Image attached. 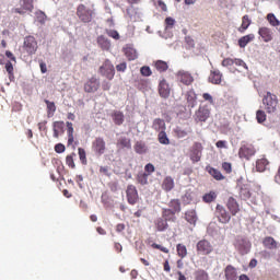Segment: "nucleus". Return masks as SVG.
Segmentation results:
<instances>
[{"label":"nucleus","instance_id":"nucleus-44","mask_svg":"<svg viewBox=\"0 0 280 280\" xmlns=\"http://www.w3.org/2000/svg\"><path fill=\"white\" fill-rule=\"evenodd\" d=\"M196 280H209V273L203 269H199L195 272Z\"/></svg>","mask_w":280,"mask_h":280},{"label":"nucleus","instance_id":"nucleus-39","mask_svg":"<svg viewBox=\"0 0 280 280\" xmlns=\"http://www.w3.org/2000/svg\"><path fill=\"white\" fill-rule=\"evenodd\" d=\"M247 27H250V18H248V15H244L242 19V25L238 28V32H241V34H244Z\"/></svg>","mask_w":280,"mask_h":280},{"label":"nucleus","instance_id":"nucleus-12","mask_svg":"<svg viewBox=\"0 0 280 280\" xmlns=\"http://www.w3.org/2000/svg\"><path fill=\"white\" fill-rule=\"evenodd\" d=\"M34 10V0H20V8H15V14H25Z\"/></svg>","mask_w":280,"mask_h":280},{"label":"nucleus","instance_id":"nucleus-16","mask_svg":"<svg viewBox=\"0 0 280 280\" xmlns=\"http://www.w3.org/2000/svg\"><path fill=\"white\" fill-rule=\"evenodd\" d=\"M154 228L159 233H163L170 229V224L167 223V220H164L163 217H160L154 220Z\"/></svg>","mask_w":280,"mask_h":280},{"label":"nucleus","instance_id":"nucleus-20","mask_svg":"<svg viewBox=\"0 0 280 280\" xmlns=\"http://www.w3.org/2000/svg\"><path fill=\"white\" fill-rule=\"evenodd\" d=\"M52 130H54V137L55 139H58L60 135H65V121H55L52 124Z\"/></svg>","mask_w":280,"mask_h":280},{"label":"nucleus","instance_id":"nucleus-64","mask_svg":"<svg viewBox=\"0 0 280 280\" xmlns=\"http://www.w3.org/2000/svg\"><path fill=\"white\" fill-rule=\"evenodd\" d=\"M126 69H128V66L126 65V62H121L116 66L117 71L124 72V71H126Z\"/></svg>","mask_w":280,"mask_h":280},{"label":"nucleus","instance_id":"nucleus-25","mask_svg":"<svg viewBox=\"0 0 280 280\" xmlns=\"http://www.w3.org/2000/svg\"><path fill=\"white\" fill-rule=\"evenodd\" d=\"M185 220L189 224H194V226H196V222H198V214L196 213V210H188V211H186Z\"/></svg>","mask_w":280,"mask_h":280},{"label":"nucleus","instance_id":"nucleus-3","mask_svg":"<svg viewBox=\"0 0 280 280\" xmlns=\"http://www.w3.org/2000/svg\"><path fill=\"white\" fill-rule=\"evenodd\" d=\"M209 117H211V109L209 108V105H200L194 115L196 124H205Z\"/></svg>","mask_w":280,"mask_h":280},{"label":"nucleus","instance_id":"nucleus-37","mask_svg":"<svg viewBox=\"0 0 280 280\" xmlns=\"http://www.w3.org/2000/svg\"><path fill=\"white\" fill-rule=\"evenodd\" d=\"M154 67H155L156 71H159L160 73H163V72L167 71V69H170V66L167 65V62H165L163 60L155 61Z\"/></svg>","mask_w":280,"mask_h":280},{"label":"nucleus","instance_id":"nucleus-48","mask_svg":"<svg viewBox=\"0 0 280 280\" xmlns=\"http://www.w3.org/2000/svg\"><path fill=\"white\" fill-rule=\"evenodd\" d=\"M240 197L242 200H248V198H250V189L247 187H242L240 190Z\"/></svg>","mask_w":280,"mask_h":280},{"label":"nucleus","instance_id":"nucleus-54","mask_svg":"<svg viewBox=\"0 0 280 280\" xmlns=\"http://www.w3.org/2000/svg\"><path fill=\"white\" fill-rule=\"evenodd\" d=\"M140 73L141 75H143L144 78H150V75H152V70L150 69V67L144 66L140 69Z\"/></svg>","mask_w":280,"mask_h":280},{"label":"nucleus","instance_id":"nucleus-7","mask_svg":"<svg viewBox=\"0 0 280 280\" xmlns=\"http://www.w3.org/2000/svg\"><path fill=\"white\" fill-rule=\"evenodd\" d=\"M196 250L197 255H211L213 245L207 238H202L196 244Z\"/></svg>","mask_w":280,"mask_h":280},{"label":"nucleus","instance_id":"nucleus-22","mask_svg":"<svg viewBox=\"0 0 280 280\" xmlns=\"http://www.w3.org/2000/svg\"><path fill=\"white\" fill-rule=\"evenodd\" d=\"M211 84H221L222 83V72L220 70H212L208 78Z\"/></svg>","mask_w":280,"mask_h":280},{"label":"nucleus","instance_id":"nucleus-62","mask_svg":"<svg viewBox=\"0 0 280 280\" xmlns=\"http://www.w3.org/2000/svg\"><path fill=\"white\" fill-rule=\"evenodd\" d=\"M66 126H67V133H68V136H73V122H69V121H67L66 122Z\"/></svg>","mask_w":280,"mask_h":280},{"label":"nucleus","instance_id":"nucleus-23","mask_svg":"<svg viewBox=\"0 0 280 280\" xmlns=\"http://www.w3.org/2000/svg\"><path fill=\"white\" fill-rule=\"evenodd\" d=\"M270 165V161L266 158H260L256 161V170L257 172H266Z\"/></svg>","mask_w":280,"mask_h":280},{"label":"nucleus","instance_id":"nucleus-45","mask_svg":"<svg viewBox=\"0 0 280 280\" xmlns=\"http://www.w3.org/2000/svg\"><path fill=\"white\" fill-rule=\"evenodd\" d=\"M158 139L162 145H170V138H167V133L165 131H160Z\"/></svg>","mask_w":280,"mask_h":280},{"label":"nucleus","instance_id":"nucleus-56","mask_svg":"<svg viewBox=\"0 0 280 280\" xmlns=\"http://www.w3.org/2000/svg\"><path fill=\"white\" fill-rule=\"evenodd\" d=\"M108 188L110 189V191H113L115 194V192L119 191V183L110 182L108 184Z\"/></svg>","mask_w":280,"mask_h":280},{"label":"nucleus","instance_id":"nucleus-36","mask_svg":"<svg viewBox=\"0 0 280 280\" xmlns=\"http://www.w3.org/2000/svg\"><path fill=\"white\" fill-rule=\"evenodd\" d=\"M133 150L137 154H145V152H148V145H145L143 141H137Z\"/></svg>","mask_w":280,"mask_h":280},{"label":"nucleus","instance_id":"nucleus-11","mask_svg":"<svg viewBox=\"0 0 280 280\" xmlns=\"http://www.w3.org/2000/svg\"><path fill=\"white\" fill-rule=\"evenodd\" d=\"M24 49L26 52L30 54V56H33V54H36V51L38 50V42H36V38L34 36L25 37Z\"/></svg>","mask_w":280,"mask_h":280},{"label":"nucleus","instance_id":"nucleus-42","mask_svg":"<svg viewBox=\"0 0 280 280\" xmlns=\"http://www.w3.org/2000/svg\"><path fill=\"white\" fill-rule=\"evenodd\" d=\"M215 198H218V194H215V191H210L202 196L203 202H207V203L213 202Z\"/></svg>","mask_w":280,"mask_h":280},{"label":"nucleus","instance_id":"nucleus-58","mask_svg":"<svg viewBox=\"0 0 280 280\" xmlns=\"http://www.w3.org/2000/svg\"><path fill=\"white\" fill-rule=\"evenodd\" d=\"M175 24H176V20H174V18H166L165 19L166 30L174 27Z\"/></svg>","mask_w":280,"mask_h":280},{"label":"nucleus","instance_id":"nucleus-49","mask_svg":"<svg viewBox=\"0 0 280 280\" xmlns=\"http://www.w3.org/2000/svg\"><path fill=\"white\" fill-rule=\"evenodd\" d=\"M74 156H75V153H71L70 155H67V158H66V164L71 170H75V162L73 161Z\"/></svg>","mask_w":280,"mask_h":280},{"label":"nucleus","instance_id":"nucleus-43","mask_svg":"<svg viewBox=\"0 0 280 280\" xmlns=\"http://www.w3.org/2000/svg\"><path fill=\"white\" fill-rule=\"evenodd\" d=\"M267 21H268V23H269L272 27H279V25H280L279 19H277V16L273 15V13H268V14H267Z\"/></svg>","mask_w":280,"mask_h":280},{"label":"nucleus","instance_id":"nucleus-2","mask_svg":"<svg viewBox=\"0 0 280 280\" xmlns=\"http://www.w3.org/2000/svg\"><path fill=\"white\" fill-rule=\"evenodd\" d=\"M91 150L95 156H103V154H106V140H104L103 137H96L92 141Z\"/></svg>","mask_w":280,"mask_h":280},{"label":"nucleus","instance_id":"nucleus-14","mask_svg":"<svg viewBox=\"0 0 280 280\" xmlns=\"http://www.w3.org/2000/svg\"><path fill=\"white\" fill-rule=\"evenodd\" d=\"M100 90V80L97 78H90L84 84L85 93H95Z\"/></svg>","mask_w":280,"mask_h":280},{"label":"nucleus","instance_id":"nucleus-27","mask_svg":"<svg viewBox=\"0 0 280 280\" xmlns=\"http://www.w3.org/2000/svg\"><path fill=\"white\" fill-rule=\"evenodd\" d=\"M168 211H173V213H180V200L179 199H172L168 202V208H166Z\"/></svg>","mask_w":280,"mask_h":280},{"label":"nucleus","instance_id":"nucleus-51","mask_svg":"<svg viewBox=\"0 0 280 280\" xmlns=\"http://www.w3.org/2000/svg\"><path fill=\"white\" fill-rule=\"evenodd\" d=\"M174 132L178 139H184V137H187V135H188L187 130H185L180 127H176L174 129Z\"/></svg>","mask_w":280,"mask_h":280},{"label":"nucleus","instance_id":"nucleus-38","mask_svg":"<svg viewBox=\"0 0 280 280\" xmlns=\"http://www.w3.org/2000/svg\"><path fill=\"white\" fill-rule=\"evenodd\" d=\"M47 106V116L54 117V114L56 113V103L50 102L49 100L44 101Z\"/></svg>","mask_w":280,"mask_h":280},{"label":"nucleus","instance_id":"nucleus-13","mask_svg":"<svg viewBox=\"0 0 280 280\" xmlns=\"http://www.w3.org/2000/svg\"><path fill=\"white\" fill-rule=\"evenodd\" d=\"M176 78L182 84H185V86H191V84H194V75H191L189 71L179 70L176 73Z\"/></svg>","mask_w":280,"mask_h":280},{"label":"nucleus","instance_id":"nucleus-61","mask_svg":"<svg viewBox=\"0 0 280 280\" xmlns=\"http://www.w3.org/2000/svg\"><path fill=\"white\" fill-rule=\"evenodd\" d=\"M66 148L65 144L62 143H58L55 145V152H57V154H62V152H65Z\"/></svg>","mask_w":280,"mask_h":280},{"label":"nucleus","instance_id":"nucleus-17","mask_svg":"<svg viewBox=\"0 0 280 280\" xmlns=\"http://www.w3.org/2000/svg\"><path fill=\"white\" fill-rule=\"evenodd\" d=\"M262 246L268 250H277L279 248V243L272 236H266L262 240Z\"/></svg>","mask_w":280,"mask_h":280},{"label":"nucleus","instance_id":"nucleus-6","mask_svg":"<svg viewBox=\"0 0 280 280\" xmlns=\"http://www.w3.org/2000/svg\"><path fill=\"white\" fill-rule=\"evenodd\" d=\"M98 73L106 78L107 80H113L115 78V66L109 59H106L98 69Z\"/></svg>","mask_w":280,"mask_h":280},{"label":"nucleus","instance_id":"nucleus-1","mask_svg":"<svg viewBox=\"0 0 280 280\" xmlns=\"http://www.w3.org/2000/svg\"><path fill=\"white\" fill-rule=\"evenodd\" d=\"M262 108L268 115H275L279 110V97L271 92H266L262 96Z\"/></svg>","mask_w":280,"mask_h":280},{"label":"nucleus","instance_id":"nucleus-46","mask_svg":"<svg viewBox=\"0 0 280 280\" xmlns=\"http://www.w3.org/2000/svg\"><path fill=\"white\" fill-rule=\"evenodd\" d=\"M125 56L128 60H137V50L133 48H126Z\"/></svg>","mask_w":280,"mask_h":280},{"label":"nucleus","instance_id":"nucleus-10","mask_svg":"<svg viewBox=\"0 0 280 280\" xmlns=\"http://www.w3.org/2000/svg\"><path fill=\"white\" fill-rule=\"evenodd\" d=\"M256 152L257 151L253 144H242L238 150V156L240 159H246V161H249L252 156H255Z\"/></svg>","mask_w":280,"mask_h":280},{"label":"nucleus","instance_id":"nucleus-5","mask_svg":"<svg viewBox=\"0 0 280 280\" xmlns=\"http://www.w3.org/2000/svg\"><path fill=\"white\" fill-rule=\"evenodd\" d=\"M214 215L220 224H229L231 222V213L220 203L215 207Z\"/></svg>","mask_w":280,"mask_h":280},{"label":"nucleus","instance_id":"nucleus-60","mask_svg":"<svg viewBox=\"0 0 280 280\" xmlns=\"http://www.w3.org/2000/svg\"><path fill=\"white\" fill-rule=\"evenodd\" d=\"M100 174H104V176H110V168L108 166H101Z\"/></svg>","mask_w":280,"mask_h":280},{"label":"nucleus","instance_id":"nucleus-57","mask_svg":"<svg viewBox=\"0 0 280 280\" xmlns=\"http://www.w3.org/2000/svg\"><path fill=\"white\" fill-rule=\"evenodd\" d=\"M107 36H109L110 38H114L115 40H119V32L115 30L107 31Z\"/></svg>","mask_w":280,"mask_h":280},{"label":"nucleus","instance_id":"nucleus-53","mask_svg":"<svg viewBox=\"0 0 280 280\" xmlns=\"http://www.w3.org/2000/svg\"><path fill=\"white\" fill-rule=\"evenodd\" d=\"M155 170H156V168L154 167V164L148 163V164L144 166V174H148V176H151L152 174H154Z\"/></svg>","mask_w":280,"mask_h":280},{"label":"nucleus","instance_id":"nucleus-33","mask_svg":"<svg viewBox=\"0 0 280 280\" xmlns=\"http://www.w3.org/2000/svg\"><path fill=\"white\" fill-rule=\"evenodd\" d=\"M127 15L129 16V19H131V21H137L138 19H140L139 9L135 8V5H130L129 8H127Z\"/></svg>","mask_w":280,"mask_h":280},{"label":"nucleus","instance_id":"nucleus-41","mask_svg":"<svg viewBox=\"0 0 280 280\" xmlns=\"http://www.w3.org/2000/svg\"><path fill=\"white\" fill-rule=\"evenodd\" d=\"M150 177V175H148L144 172H140L137 175V183H139V185H148V178Z\"/></svg>","mask_w":280,"mask_h":280},{"label":"nucleus","instance_id":"nucleus-63","mask_svg":"<svg viewBox=\"0 0 280 280\" xmlns=\"http://www.w3.org/2000/svg\"><path fill=\"white\" fill-rule=\"evenodd\" d=\"M202 98L205 100V102H209V104H213V96H211V94L203 93Z\"/></svg>","mask_w":280,"mask_h":280},{"label":"nucleus","instance_id":"nucleus-28","mask_svg":"<svg viewBox=\"0 0 280 280\" xmlns=\"http://www.w3.org/2000/svg\"><path fill=\"white\" fill-rule=\"evenodd\" d=\"M147 244L154 250H160L161 253H164L165 255H170V248H167L161 244H156V243L152 242L151 240H148Z\"/></svg>","mask_w":280,"mask_h":280},{"label":"nucleus","instance_id":"nucleus-9","mask_svg":"<svg viewBox=\"0 0 280 280\" xmlns=\"http://www.w3.org/2000/svg\"><path fill=\"white\" fill-rule=\"evenodd\" d=\"M202 150H205L202 143L195 142L192 144L190 149V161H192V163H199L200 159H202Z\"/></svg>","mask_w":280,"mask_h":280},{"label":"nucleus","instance_id":"nucleus-52","mask_svg":"<svg viewBox=\"0 0 280 280\" xmlns=\"http://www.w3.org/2000/svg\"><path fill=\"white\" fill-rule=\"evenodd\" d=\"M78 152H79V159H80L82 165H86V163H88L86 151L82 148H79Z\"/></svg>","mask_w":280,"mask_h":280},{"label":"nucleus","instance_id":"nucleus-35","mask_svg":"<svg viewBox=\"0 0 280 280\" xmlns=\"http://www.w3.org/2000/svg\"><path fill=\"white\" fill-rule=\"evenodd\" d=\"M152 128H153V130H156V132L165 131V120H163L161 118L154 119Z\"/></svg>","mask_w":280,"mask_h":280},{"label":"nucleus","instance_id":"nucleus-19","mask_svg":"<svg viewBox=\"0 0 280 280\" xmlns=\"http://www.w3.org/2000/svg\"><path fill=\"white\" fill-rule=\"evenodd\" d=\"M159 94L164 98L167 100L170 97V84H167V81L164 79L159 84Z\"/></svg>","mask_w":280,"mask_h":280},{"label":"nucleus","instance_id":"nucleus-32","mask_svg":"<svg viewBox=\"0 0 280 280\" xmlns=\"http://www.w3.org/2000/svg\"><path fill=\"white\" fill-rule=\"evenodd\" d=\"M252 40H255V34H248L238 39V46L241 49H244L248 43H252Z\"/></svg>","mask_w":280,"mask_h":280},{"label":"nucleus","instance_id":"nucleus-15","mask_svg":"<svg viewBox=\"0 0 280 280\" xmlns=\"http://www.w3.org/2000/svg\"><path fill=\"white\" fill-rule=\"evenodd\" d=\"M226 208L229 209L231 215H237L240 213V203L235 198L230 197L226 202Z\"/></svg>","mask_w":280,"mask_h":280},{"label":"nucleus","instance_id":"nucleus-8","mask_svg":"<svg viewBox=\"0 0 280 280\" xmlns=\"http://www.w3.org/2000/svg\"><path fill=\"white\" fill-rule=\"evenodd\" d=\"M126 198L128 205L135 206L139 202V190H137V186L129 184L126 189Z\"/></svg>","mask_w":280,"mask_h":280},{"label":"nucleus","instance_id":"nucleus-40","mask_svg":"<svg viewBox=\"0 0 280 280\" xmlns=\"http://www.w3.org/2000/svg\"><path fill=\"white\" fill-rule=\"evenodd\" d=\"M176 252L180 259H185V257H187V246L179 243L176 245Z\"/></svg>","mask_w":280,"mask_h":280},{"label":"nucleus","instance_id":"nucleus-30","mask_svg":"<svg viewBox=\"0 0 280 280\" xmlns=\"http://www.w3.org/2000/svg\"><path fill=\"white\" fill-rule=\"evenodd\" d=\"M206 170L210 174V176L214 178V180H224V175H222V173L218 168L207 166Z\"/></svg>","mask_w":280,"mask_h":280},{"label":"nucleus","instance_id":"nucleus-26","mask_svg":"<svg viewBox=\"0 0 280 280\" xmlns=\"http://www.w3.org/2000/svg\"><path fill=\"white\" fill-rule=\"evenodd\" d=\"M162 218L166 220V222H176V212H173L172 210H167V208H163Z\"/></svg>","mask_w":280,"mask_h":280},{"label":"nucleus","instance_id":"nucleus-29","mask_svg":"<svg viewBox=\"0 0 280 280\" xmlns=\"http://www.w3.org/2000/svg\"><path fill=\"white\" fill-rule=\"evenodd\" d=\"M186 100H187V104L190 108H194V106H196L197 104V100L198 97L196 96V92H194V90H189L186 93Z\"/></svg>","mask_w":280,"mask_h":280},{"label":"nucleus","instance_id":"nucleus-31","mask_svg":"<svg viewBox=\"0 0 280 280\" xmlns=\"http://www.w3.org/2000/svg\"><path fill=\"white\" fill-rule=\"evenodd\" d=\"M112 119L116 126H121V124H124V119H125L124 112L115 110L112 114Z\"/></svg>","mask_w":280,"mask_h":280},{"label":"nucleus","instance_id":"nucleus-4","mask_svg":"<svg viewBox=\"0 0 280 280\" xmlns=\"http://www.w3.org/2000/svg\"><path fill=\"white\" fill-rule=\"evenodd\" d=\"M77 16L82 23H91V21H93V11L84 4H79L77 8Z\"/></svg>","mask_w":280,"mask_h":280},{"label":"nucleus","instance_id":"nucleus-24","mask_svg":"<svg viewBox=\"0 0 280 280\" xmlns=\"http://www.w3.org/2000/svg\"><path fill=\"white\" fill-rule=\"evenodd\" d=\"M97 45L103 51H108V49H110V40L103 35L97 37Z\"/></svg>","mask_w":280,"mask_h":280},{"label":"nucleus","instance_id":"nucleus-50","mask_svg":"<svg viewBox=\"0 0 280 280\" xmlns=\"http://www.w3.org/2000/svg\"><path fill=\"white\" fill-rule=\"evenodd\" d=\"M118 145H121L122 148H127L128 150L132 148V143L128 138H120L118 140Z\"/></svg>","mask_w":280,"mask_h":280},{"label":"nucleus","instance_id":"nucleus-59","mask_svg":"<svg viewBox=\"0 0 280 280\" xmlns=\"http://www.w3.org/2000/svg\"><path fill=\"white\" fill-rule=\"evenodd\" d=\"M235 65V61L231 58H225L222 60V67H233Z\"/></svg>","mask_w":280,"mask_h":280},{"label":"nucleus","instance_id":"nucleus-34","mask_svg":"<svg viewBox=\"0 0 280 280\" xmlns=\"http://www.w3.org/2000/svg\"><path fill=\"white\" fill-rule=\"evenodd\" d=\"M162 189H164V191H172V189H174V178L171 176L165 177L162 183Z\"/></svg>","mask_w":280,"mask_h":280},{"label":"nucleus","instance_id":"nucleus-18","mask_svg":"<svg viewBox=\"0 0 280 280\" xmlns=\"http://www.w3.org/2000/svg\"><path fill=\"white\" fill-rule=\"evenodd\" d=\"M225 280H237V269L233 265H228L224 268Z\"/></svg>","mask_w":280,"mask_h":280},{"label":"nucleus","instance_id":"nucleus-21","mask_svg":"<svg viewBox=\"0 0 280 280\" xmlns=\"http://www.w3.org/2000/svg\"><path fill=\"white\" fill-rule=\"evenodd\" d=\"M258 34L261 36L264 43H270L272 40V31L269 27H260Z\"/></svg>","mask_w":280,"mask_h":280},{"label":"nucleus","instance_id":"nucleus-47","mask_svg":"<svg viewBox=\"0 0 280 280\" xmlns=\"http://www.w3.org/2000/svg\"><path fill=\"white\" fill-rule=\"evenodd\" d=\"M256 119L258 124H264L267 119L266 112L264 109H258L256 112Z\"/></svg>","mask_w":280,"mask_h":280},{"label":"nucleus","instance_id":"nucleus-55","mask_svg":"<svg viewBox=\"0 0 280 280\" xmlns=\"http://www.w3.org/2000/svg\"><path fill=\"white\" fill-rule=\"evenodd\" d=\"M222 170L226 172V174H231V172H233V165L229 162H223Z\"/></svg>","mask_w":280,"mask_h":280}]
</instances>
